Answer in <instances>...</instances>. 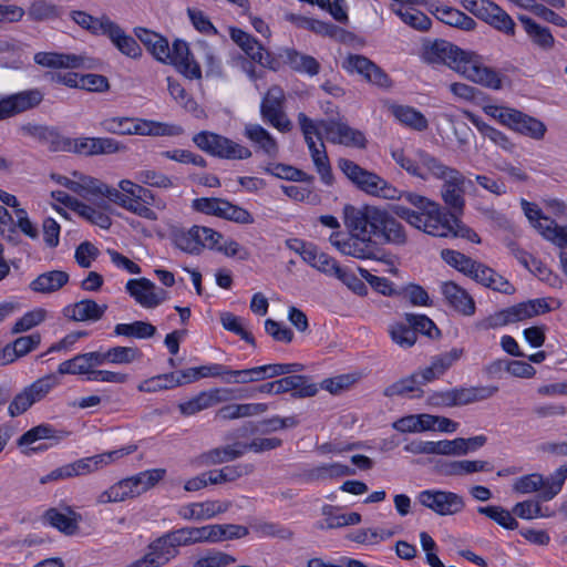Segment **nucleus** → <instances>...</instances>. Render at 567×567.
Returning a JSON list of instances; mask_svg holds the SVG:
<instances>
[{
  "mask_svg": "<svg viewBox=\"0 0 567 567\" xmlns=\"http://www.w3.org/2000/svg\"><path fill=\"white\" fill-rule=\"evenodd\" d=\"M343 224L348 236L341 231H333L329 241L342 255L355 259L385 260L384 249L373 238L380 239L383 244L404 245L406 243L403 225L389 212L378 206L344 205Z\"/></svg>",
  "mask_w": 567,
  "mask_h": 567,
  "instance_id": "2",
  "label": "nucleus"
},
{
  "mask_svg": "<svg viewBox=\"0 0 567 567\" xmlns=\"http://www.w3.org/2000/svg\"><path fill=\"white\" fill-rule=\"evenodd\" d=\"M417 501L421 505L441 516L457 514L465 507V502L461 495L442 489L422 491L417 494Z\"/></svg>",
  "mask_w": 567,
  "mask_h": 567,
  "instance_id": "13",
  "label": "nucleus"
},
{
  "mask_svg": "<svg viewBox=\"0 0 567 567\" xmlns=\"http://www.w3.org/2000/svg\"><path fill=\"white\" fill-rule=\"evenodd\" d=\"M492 467L489 466V463L486 461H470V460H462V461H453L449 462L443 465L442 472L445 475H466L472 474L476 472H487L491 471Z\"/></svg>",
  "mask_w": 567,
  "mask_h": 567,
  "instance_id": "50",
  "label": "nucleus"
},
{
  "mask_svg": "<svg viewBox=\"0 0 567 567\" xmlns=\"http://www.w3.org/2000/svg\"><path fill=\"white\" fill-rule=\"evenodd\" d=\"M58 384L59 380L54 374H48L35 380L13 398L8 409L9 414L14 417L24 413L34 403L44 399Z\"/></svg>",
  "mask_w": 567,
  "mask_h": 567,
  "instance_id": "11",
  "label": "nucleus"
},
{
  "mask_svg": "<svg viewBox=\"0 0 567 567\" xmlns=\"http://www.w3.org/2000/svg\"><path fill=\"white\" fill-rule=\"evenodd\" d=\"M43 97L44 94L40 89H30L0 96V121L35 109L41 104Z\"/></svg>",
  "mask_w": 567,
  "mask_h": 567,
  "instance_id": "15",
  "label": "nucleus"
},
{
  "mask_svg": "<svg viewBox=\"0 0 567 567\" xmlns=\"http://www.w3.org/2000/svg\"><path fill=\"white\" fill-rule=\"evenodd\" d=\"M40 341L41 337L39 333L19 337L12 343H9L3 348L2 363H11L17 358L28 354L40 344Z\"/></svg>",
  "mask_w": 567,
  "mask_h": 567,
  "instance_id": "33",
  "label": "nucleus"
},
{
  "mask_svg": "<svg viewBox=\"0 0 567 567\" xmlns=\"http://www.w3.org/2000/svg\"><path fill=\"white\" fill-rule=\"evenodd\" d=\"M342 68L349 73H358L365 81L380 87H389L391 84L388 74L364 55L349 54L343 60Z\"/></svg>",
  "mask_w": 567,
  "mask_h": 567,
  "instance_id": "17",
  "label": "nucleus"
},
{
  "mask_svg": "<svg viewBox=\"0 0 567 567\" xmlns=\"http://www.w3.org/2000/svg\"><path fill=\"white\" fill-rule=\"evenodd\" d=\"M392 341L401 348H411L416 342V336L408 323L394 322L389 327Z\"/></svg>",
  "mask_w": 567,
  "mask_h": 567,
  "instance_id": "61",
  "label": "nucleus"
},
{
  "mask_svg": "<svg viewBox=\"0 0 567 567\" xmlns=\"http://www.w3.org/2000/svg\"><path fill=\"white\" fill-rule=\"evenodd\" d=\"M174 65L179 73L189 80H199L202 70L199 64L193 58L188 44L183 40H175L169 47V58L167 62Z\"/></svg>",
  "mask_w": 567,
  "mask_h": 567,
  "instance_id": "19",
  "label": "nucleus"
},
{
  "mask_svg": "<svg viewBox=\"0 0 567 567\" xmlns=\"http://www.w3.org/2000/svg\"><path fill=\"white\" fill-rule=\"evenodd\" d=\"M520 204L533 227L536 228L544 238L561 248L567 247V226L557 225L555 220L545 216L536 204L529 203L526 199H522Z\"/></svg>",
  "mask_w": 567,
  "mask_h": 567,
  "instance_id": "12",
  "label": "nucleus"
},
{
  "mask_svg": "<svg viewBox=\"0 0 567 567\" xmlns=\"http://www.w3.org/2000/svg\"><path fill=\"white\" fill-rule=\"evenodd\" d=\"M43 519L64 535L72 536L79 532L82 516L70 506H61L47 509Z\"/></svg>",
  "mask_w": 567,
  "mask_h": 567,
  "instance_id": "21",
  "label": "nucleus"
},
{
  "mask_svg": "<svg viewBox=\"0 0 567 567\" xmlns=\"http://www.w3.org/2000/svg\"><path fill=\"white\" fill-rule=\"evenodd\" d=\"M467 118L476 126L480 133L492 141L494 144L501 146L506 151H512L514 144L509 141V138L501 131L495 127L486 124L482 121L477 115L467 112Z\"/></svg>",
  "mask_w": 567,
  "mask_h": 567,
  "instance_id": "48",
  "label": "nucleus"
},
{
  "mask_svg": "<svg viewBox=\"0 0 567 567\" xmlns=\"http://www.w3.org/2000/svg\"><path fill=\"white\" fill-rule=\"evenodd\" d=\"M550 311L546 299L538 298L502 309L475 323L478 330L496 329L508 323H514L534 318Z\"/></svg>",
  "mask_w": 567,
  "mask_h": 567,
  "instance_id": "7",
  "label": "nucleus"
},
{
  "mask_svg": "<svg viewBox=\"0 0 567 567\" xmlns=\"http://www.w3.org/2000/svg\"><path fill=\"white\" fill-rule=\"evenodd\" d=\"M423 58L429 63L445 64L467 80L498 90L502 86L499 74L484 65L478 55L466 52L445 40H435L423 47Z\"/></svg>",
  "mask_w": 567,
  "mask_h": 567,
  "instance_id": "3",
  "label": "nucleus"
},
{
  "mask_svg": "<svg viewBox=\"0 0 567 567\" xmlns=\"http://www.w3.org/2000/svg\"><path fill=\"white\" fill-rule=\"evenodd\" d=\"M106 309V305H99L93 299H83L66 306L63 313L73 321H97L102 319Z\"/></svg>",
  "mask_w": 567,
  "mask_h": 567,
  "instance_id": "29",
  "label": "nucleus"
},
{
  "mask_svg": "<svg viewBox=\"0 0 567 567\" xmlns=\"http://www.w3.org/2000/svg\"><path fill=\"white\" fill-rule=\"evenodd\" d=\"M482 20L508 35H513L515 33L514 20L506 11L494 2H492Z\"/></svg>",
  "mask_w": 567,
  "mask_h": 567,
  "instance_id": "46",
  "label": "nucleus"
},
{
  "mask_svg": "<svg viewBox=\"0 0 567 567\" xmlns=\"http://www.w3.org/2000/svg\"><path fill=\"white\" fill-rule=\"evenodd\" d=\"M33 60L48 69H78L83 65V58L72 53L38 52Z\"/></svg>",
  "mask_w": 567,
  "mask_h": 567,
  "instance_id": "30",
  "label": "nucleus"
},
{
  "mask_svg": "<svg viewBox=\"0 0 567 567\" xmlns=\"http://www.w3.org/2000/svg\"><path fill=\"white\" fill-rule=\"evenodd\" d=\"M422 159L424 166L432 173V177L443 181L441 197L446 208L423 195L405 192L404 200L415 207V210L395 205L392 212L427 235L460 237L480 244V236L460 219L465 208L464 186L466 183L471 185L473 181L466 179L458 169L445 165L435 156L422 155Z\"/></svg>",
  "mask_w": 567,
  "mask_h": 567,
  "instance_id": "1",
  "label": "nucleus"
},
{
  "mask_svg": "<svg viewBox=\"0 0 567 567\" xmlns=\"http://www.w3.org/2000/svg\"><path fill=\"white\" fill-rule=\"evenodd\" d=\"M100 126L104 132L116 135L172 136L182 133L179 126L124 116L104 118Z\"/></svg>",
  "mask_w": 567,
  "mask_h": 567,
  "instance_id": "5",
  "label": "nucleus"
},
{
  "mask_svg": "<svg viewBox=\"0 0 567 567\" xmlns=\"http://www.w3.org/2000/svg\"><path fill=\"white\" fill-rule=\"evenodd\" d=\"M195 504L197 522L215 518L216 516L226 513L231 507L230 502L217 499H208L205 502H197Z\"/></svg>",
  "mask_w": 567,
  "mask_h": 567,
  "instance_id": "55",
  "label": "nucleus"
},
{
  "mask_svg": "<svg viewBox=\"0 0 567 567\" xmlns=\"http://www.w3.org/2000/svg\"><path fill=\"white\" fill-rule=\"evenodd\" d=\"M206 246L208 249L221 252L227 257H237L240 260H247L249 258V251L246 248L234 239H225L223 234H220L219 238H213Z\"/></svg>",
  "mask_w": 567,
  "mask_h": 567,
  "instance_id": "53",
  "label": "nucleus"
},
{
  "mask_svg": "<svg viewBox=\"0 0 567 567\" xmlns=\"http://www.w3.org/2000/svg\"><path fill=\"white\" fill-rule=\"evenodd\" d=\"M135 179L144 185L157 188H171L174 186L172 178L155 169H142L135 174Z\"/></svg>",
  "mask_w": 567,
  "mask_h": 567,
  "instance_id": "63",
  "label": "nucleus"
},
{
  "mask_svg": "<svg viewBox=\"0 0 567 567\" xmlns=\"http://www.w3.org/2000/svg\"><path fill=\"white\" fill-rule=\"evenodd\" d=\"M441 258L451 267L457 269L464 275L468 276L472 271L475 260L467 257L466 255L453 250V249H443L441 251Z\"/></svg>",
  "mask_w": 567,
  "mask_h": 567,
  "instance_id": "62",
  "label": "nucleus"
},
{
  "mask_svg": "<svg viewBox=\"0 0 567 567\" xmlns=\"http://www.w3.org/2000/svg\"><path fill=\"white\" fill-rule=\"evenodd\" d=\"M166 470L164 468H153L141 472L131 477H126V480L131 484V487L137 497L154 487L161 480L164 478Z\"/></svg>",
  "mask_w": 567,
  "mask_h": 567,
  "instance_id": "44",
  "label": "nucleus"
},
{
  "mask_svg": "<svg viewBox=\"0 0 567 567\" xmlns=\"http://www.w3.org/2000/svg\"><path fill=\"white\" fill-rule=\"evenodd\" d=\"M355 470L341 463L322 464L309 470L305 476L308 482L326 481L354 475Z\"/></svg>",
  "mask_w": 567,
  "mask_h": 567,
  "instance_id": "41",
  "label": "nucleus"
},
{
  "mask_svg": "<svg viewBox=\"0 0 567 567\" xmlns=\"http://www.w3.org/2000/svg\"><path fill=\"white\" fill-rule=\"evenodd\" d=\"M178 554L179 550L175 549L166 534L156 538L148 545L147 555L151 557L156 567L165 566Z\"/></svg>",
  "mask_w": 567,
  "mask_h": 567,
  "instance_id": "39",
  "label": "nucleus"
},
{
  "mask_svg": "<svg viewBox=\"0 0 567 567\" xmlns=\"http://www.w3.org/2000/svg\"><path fill=\"white\" fill-rule=\"evenodd\" d=\"M441 292L447 305L463 316L475 313V301L470 293L453 281L443 282Z\"/></svg>",
  "mask_w": 567,
  "mask_h": 567,
  "instance_id": "24",
  "label": "nucleus"
},
{
  "mask_svg": "<svg viewBox=\"0 0 567 567\" xmlns=\"http://www.w3.org/2000/svg\"><path fill=\"white\" fill-rule=\"evenodd\" d=\"M70 280L68 272L51 270L39 275L30 284V289L38 293H53L64 287Z\"/></svg>",
  "mask_w": 567,
  "mask_h": 567,
  "instance_id": "32",
  "label": "nucleus"
},
{
  "mask_svg": "<svg viewBox=\"0 0 567 567\" xmlns=\"http://www.w3.org/2000/svg\"><path fill=\"white\" fill-rule=\"evenodd\" d=\"M143 353L138 348L132 347H113L106 351L109 362L115 364H128L135 360H140Z\"/></svg>",
  "mask_w": 567,
  "mask_h": 567,
  "instance_id": "64",
  "label": "nucleus"
},
{
  "mask_svg": "<svg viewBox=\"0 0 567 567\" xmlns=\"http://www.w3.org/2000/svg\"><path fill=\"white\" fill-rule=\"evenodd\" d=\"M133 33L155 60L163 63L167 62L169 43L165 37L143 27H135Z\"/></svg>",
  "mask_w": 567,
  "mask_h": 567,
  "instance_id": "25",
  "label": "nucleus"
},
{
  "mask_svg": "<svg viewBox=\"0 0 567 567\" xmlns=\"http://www.w3.org/2000/svg\"><path fill=\"white\" fill-rule=\"evenodd\" d=\"M28 17L32 21H44L60 17V8L49 0H34L28 8Z\"/></svg>",
  "mask_w": 567,
  "mask_h": 567,
  "instance_id": "54",
  "label": "nucleus"
},
{
  "mask_svg": "<svg viewBox=\"0 0 567 567\" xmlns=\"http://www.w3.org/2000/svg\"><path fill=\"white\" fill-rule=\"evenodd\" d=\"M417 379L419 374L416 373L403 378L386 386L383 391V394L386 398H393L403 396L415 391H421L419 388L420 381Z\"/></svg>",
  "mask_w": 567,
  "mask_h": 567,
  "instance_id": "59",
  "label": "nucleus"
},
{
  "mask_svg": "<svg viewBox=\"0 0 567 567\" xmlns=\"http://www.w3.org/2000/svg\"><path fill=\"white\" fill-rule=\"evenodd\" d=\"M231 40L255 62L270 70L279 69V61L252 35L238 28H230Z\"/></svg>",
  "mask_w": 567,
  "mask_h": 567,
  "instance_id": "16",
  "label": "nucleus"
},
{
  "mask_svg": "<svg viewBox=\"0 0 567 567\" xmlns=\"http://www.w3.org/2000/svg\"><path fill=\"white\" fill-rule=\"evenodd\" d=\"M391 10L400 17L405 24L417 31H427L432 25L431 19L413 7H408L403 3H393L391 4Z\"/></svg>",
  "mask_w": 567,
  "mask_h": 567,
  "instance_id": "37",
  "label": "nucleus"
},
{
  "mask_svg": "<svg viewBox=\"0 0 567 567\" xmlns=\"http://www.w3.org/2000/svg\"><path fill=\"white\" fill-rule=\"evenodd\" d=\"M518 20L524 27L530 41L543 50H550L555 44V39L547 27H543L527 16H519Z\"/></svg>",
  "mask_w": 567,
  "mask_h": 567,
  "instance_id": "34",
  "label": "nucleus"
},
{
  "mask_svg": "<svg viewBox=\"0 0 567 567\" xmlns=\"http://www.w3.org/2000/svg\"><path fill=\"white\" fill-rule=\"evenodd\" d=\"M276 395L291 392L293 399L310 398L318 393V386L301 374L285 375L276 380Z\"/></svg>",
  "mask_w": 567,
  "mask_h": 567,
  "instance_id": "26",
  "label": "nucleus"
},
{
  "mask_svg": "<svg viewBox=\"0 0 567 567\" xmlns=\"http://www.w3.org/2000/svg\"><path fill=\"white\" fill-rule=\"evenodd\" d=\"M109 200L148 220L156 219V213L141 202V197H128L116 188L110 192Z\"/></svg>",
  "mask_w": 567,
  "mask_h": 567,
  "instance_id": "36",
  "label": "nucleus"
},
{
  "mask_svg": "<svg viewBox=\"0 0 567 567\" xmlns=\"http://www.w3.org/2000/svg\"><path fill=\"white\" fill-rule=\"evenodd\" d=\"M114 333L128 338L148 339L155 336L156 328L150 322L134 321L132 323H117L114 327Z\"/></svg>",
  "mask_w": 567,
  "mask_h": 567,
  "instance_id": "52",
  "label": "nucleus"
},
{
  "mask_svg": "<svg viewBox=\"0 0 567 567\" xmlns=\"http://www.w3.org/2000/svg\"><path fill=\"white\" fill-rule=\"evenodd\" d=\"M179 378L176 373H164L150 378L138 385L141 392H157L162 390L173 389L178 385Z\"/></svg>",
  "mask_w": 567,
  "mask_h": 567,
  "instance_id": "56",
  "label": "nucleus"
},
{
  "mask_svg": "<svg viewBox=\"0 0 567 567\" xmlns=\"http://www.w3.org/2000/svg\"><path fill=\"white\" fill-rule=\"evenodd\" d=\"M338 167L362 192L384 199H404L402 192L373 172L367 171L353 161L339 158Z\"/></svg>",
  "mask_w": 567,
  "mask_h": 567,
  "instance_id": "4",
  "label": "nucleus"
},
{
  "mask_svg": "<svg viewBox=\"0 0 567 567\" xmlns=\"http://www.w3.org/2000/svg\"><path fill=\"white\" fill-rule=\"evenodd\" d=\"M307 146L309 148L313 165L318 174L320 175L321 181L326 185H332V169L323 142H320L319 145H317L316 142H311L310 145Z\"/></svg>",
  "mask_w": 567,
  "mask_h": 567,
  "instance_id": "43",
  "label": "nucleus"
},
{
  "mask_svg": "<svg viewBox=\"0 0 567 567\" xmlns=\"http://www.w3.org/2000/svg\"><path fill=\"white\" fill-rule=\"evenodd\" d=\"M59 433L55 429H53L50 424H40L27 431L24 434L20 436L18 440V444L20 446L29 445L39 440L45 439H54L56 442L60 441L63 436L56 435Z\"/></svg>",
  "mask_w": 567,
  "mask_h": 567,
  "instance_id": "57",
  "label": "nucleus"
},
{
  "mask_svg": "<svg viewBox=\"0 0 567 567\" xmlns=\"http://www.w3.org/2000/svg\"><path fill=\"white\" fill-rule=\"evenodd\" d=\"M284 53L286 61L295 71L309 75H317L319 73L320 64L313 56L301 54L292 49H286Z\"/></svg>",
  "mask_w": 567,
  "mask_h": 567,
  "instance_id": "49",
  "label": "nucleus"
},
{
  "mask_svg": "<svg viewBox=\"0 0 567 567\" xmlns=\"http://www.w3.org/2000/svg\"><path fill=\"white\" fill-rule=\"evenodd\" d=\"M236 561L235 556L216 548H209L198 556L192 567H229Z\"/></svg>",
  "mask_w": 567,
  "mask_h": 567,
  "instance_id": "51",
  "label": "nucleus"
},
{
  "mask_svg": "<svg viewBox=\"0 0 567 567\" xmlns=\"http://www.w3.org/2000/svg\"><path fill=\"white\" fill-rule=\"evenodd\" d=\"M431 14H433L441 22L464 30L471 31L476 27V22L462 11L447 7V6H439L437 2H430L426 9Z\"/></svg>",
  "mask_w": 567,
  "mask_h": 567,
  "instance_id": "28",
  "label": "nucleus"
},
{
  "mask_svg": "<svg viewBox=\"0 0 567 567\" xmlns=\"http://www.w3.org/2000/svg\"><path fill=\"white\" fill-rule=\"evenodd\" d=\"M389 110L401 124L412 130L423 132L429 127L426 117L412 106L393 104Z\"/></svg>",
  "mask_w": 567,
  "mask_h": 567,
  "instance_id": "35",
  "label": "nucleus"
},
{
  "mask_svg": "<svg viewBox=\"0 0 567 567\" xmlns=\"http://www.w3.org/2000/svg\"><path fill=\"white\" fill-rule=\"evenodd\" d=\"M126 291L144 308L157 307L166 296V291H156L155 284L147 278L130 279L126 284Z\"/></svg>",
  "mask_w": 567,
  "mask_h": 567,
  "instance_id": "20",
  "label": "nucleus"
},
{
  "mask_svg": "<svg viewBox=\"0 0 567 567\" xmlns=\"http://www.w3.org/2000/svg\"><path fill=\"white\" fill-rule=\"evenodd\" d=\"M76 181H66L65 187L83 198L89 196H102L109 199L113 187L106 185L97 178L74 172Z\"/></svg>",
  "mask_w": 567,
  "mask_h": 567,
  "instance_id": "27",
  "label": "nucleus"
},
{
  "mask_svg": "<svg viewBox=\"0 0 567 567\" xmlns=\"http://www.w3.org/2000/svg\"><path fill=\"white\" fill-rule=\"evenodd\" d=\"M245 136L255 144L258 150L267 156L275 158L278 155L279 147L271 134L259 124H247L245 126Z\"/></svg>",
  "mask_w": 567,
  "mask_h": 567,
  "instance_id": "31",
  "label": "nucleus"
},
{
  "mask_svg": "<svg viewBox=\"0 0 567 567\" xmlns=\"http://www.w3.org/2000/svg\"><path fill=\"white\" fill-rule=\"evenodd\" d=\"M404 317L406 323L409 327H411V329H413L416 337L417 333H422L429 338L440 336V330L436 328L435 323L425 315L405 313Z\"/></svg>",
  "mask_w": 567,
  "mask_h": 567,
  "instance_id": "58",
  "label": "nucleus"
},
{
  "mask_svg": "<svg viewBox=\"0 0 567 567\" xmlns=\"http://www.w3.org/2000/svg\"><path fill=\"white\" fill-rule=\"evenodd\" d=\"M244 454L243 446L226 445L207 451L198 456L200 465L210 466L234 461Z\"/></svg>",
  "mask_w": 567,
  "mask_h": 567,
  "instance_id": "40",
  "label": "nucleus"
},
{
  "mask_svg": "<svg viewBox=\"0 0 567 567\" xmlns=\"http://www.w3.org/2000/svg\"><path fill=\"white\" fill-rule=\"evenodd\" d=\"M422 155L433 156L422 148H417L413 157L408 155L402 148H396L391 152L393 161L409 175L421 181H427L432 177V173L424 166Z\"/></svg>",
  "mask_w": 567,
  "mask_h": 567,
  "instance_id": "23",
  "label": "nucleus"
},
{
  "mask_svg": "<svg viewBox=\"0 0 567 567\" xmlns=\"http://www.w3.org/2000/svg\"><path fill=\"white\" fill-rule=\"evenodd\" d=\"M453 392L455 406H458L487 400L498 392V386L481 385L471 388H454Z\"/></svg>",
  "mask_w": 567,
  "mask_h": 567,
  "instance_id": "38",
  "label": "nucleus"
},
{
  "mask_svg": "<svg viewBox=\"0 0 567 567\" xmlns=\"http://www.w3.org/2000/svg\"><path fill=\"white\" fill-rule=\"evenodd\" d=\"M484 112L502 125L535 141L543 140L547 132L544 122L516 109L487 105L484 107Z\"/></svg>",
  "mask_w": 567,
  "mask_h": 567,
  "instance_id": "6",
  "label": "nucleus"
},
{
  "mask_svg": "<svg viewBox=\"0 0 567 567\" xmlns=\"http://www.w3.org/2000/svg\"><path fill=\"white\" fill-rule=\"evenodd\" d=\"M326 138L333 144H342L346 146H353L364 148L367 140L364 134L355 128L350 127L348 124L334 120H321Z\"/></svg>",
  "mask_w": 567,
  "mask_h": 567,
  "instance_id": "18",
  "label": "nucleus"
},
{
  "mask_svg": "<svg viewBox=\"0 0 567 567\" xmlns=\"http://www.w3.org/2000/svg\"><path fill=\"white\" fill-rule=\"evenodd\" d=\"M254 472V465L251 464H237L225 466L220 470L208 471L209 484L217 485L227 482H234L244 475H248Z\"/></svg>",
  "mask_w": 567,
  "mask_h": 567,
  "instance_id": "45",
  "label": "nucleus"
},
{
  "mask_svg": "<svg viewBox=\"0 0 567 567\" xmlns=\"http://www.w3.org/2000/svg\"><path fill=\"white\" fill-rule=\"evenodd\" d=\"M220 322L224 329L239 336L247 343L256 347V340L254 336L244 328L241 318L231 312H224L220 315Z\"/></svg>",
  "mask_w": 567,
  "mask_h": 567,
  "instance_id": "60",
  "label": "nucleus"
},
{
  "mask_svg": "<svg viewBox=\"0 0 567 567\" xmlns=\"http://www.w3.org/2000/svg\"><path fill=\"white\" fill-rule=\"evenodd\" d=\"M192 141L200 151L215 157L246 159L251 156V151L248 147L209 131L195 134Z\"/></svg>",
  "mask_w": 567,
  "mask_h": 567,
  "instance_id": "9",
  "label": "nucleus"
},
{
  "mask_svg": "<svg viewBox=\"0 0 567 567\" xmlns=\"http://www.w3.org/2000/svg\"><path fill=\"white\" fill-rule=\"evenodd\" d=\"M566 478L567 465H561L546 478L539 473L523 475L515 480L513 489L519 494L539 492L538 498L548 502L561 491Z\"/></svg>",
  "mask_w": 567,
  "mask_h": 567,
  "instance_id": "8",
  "label": "nucleus"
},
{
  "mask_svg": "<svg viewBox=\"0 0 567 567\" xmlns=\"http://www.w3.org/2000/svg\"><path fill=\"white\" fill-rule=\"evenodd\" d=\"M303 261L307 262L310 267L330 277L334 276L337 271L336 269H338L340 266L333 257L323 251H320L316 245L312 247L309 254H306Z\"/></svg>",
  "mask_w": 567,
  "mask_h": 567,
  "instance_id": "47",
  "label": "nucleus"
},
{
  "mask_svg": "<svg viewBox=\"0 0 567 567\" xmlns=\"http://www.w3.org/2000/svg\"><path fill=\"white\" fill-rule=\"evenodd\" d=\"M284 90L278 85H274L269 87L261 101L260 114L265 122L271 124L280 132H289L292 124L284 112Z\"/></svg>",
  "mask_w": 567,
  "mask_h": 567,
  "instance_id": "14",
  "label": "nucleus"
},
{
  "mask_svg": "<svg viewBox=\"0 0 567 567\" xmlns=\"http://www.w3.org/2000/svg\"><path fill=\"white\" fill-rule=\"evenodd\" d=\"M110 41L124 55L138 60L143 55V50L138 42L128 35L118 24H116Z\"/></svg>",
  "mask_w": 567,
  "mask_h": 567,
  "instance_id": "42",
  "label": "nucleus"
},
{
  "mask_svg": "<svg viewBox=\"0 0 567 567\" xmlns=\"http://www.w3.org/2000/svg\"><path fill=\"white\" fill-rule=\"evenodd\" d=\"M228 389H212L203 391L190 400L181 403L178 409L183 415H194L229 399Z\"/></svg>",
  "mask_w": 567,
  "mask_h": 567,
  "instance_id": "22",
  "label": "nucleus"
},
{
  "mask_svg": "<svg viewBox=\"0 0 567 567\" xmlns=\"http://www.w3.org/2000/svg\"><path fill=\"white\" fill-rule=\"evenodd\" d=\"M171 239L173 245L179 250L189 255H199L203 249L207 248L213 238H219L220 233L205 226H193L186 228H173L171 230Z\"/></svg>",
  "mask_w": 567,
  "mask_h": 567,
  "instance_id": "10",
  "label": "nucleus"
}]
</instances>
